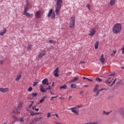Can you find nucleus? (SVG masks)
I'll return each mask as SVG.
<instances>
[{"instance_id":"f257e3e1","label":"nucleus","mask_w":124,"mask_h":124,"mask_svg":"<svg viewBox=\"0 0 124 124\" xmlns=\"http://www.w3.org/2000/svg\"><path fill=\"white\" fill-rule=\"evenodd\" d=\"M122 26L121 23H116L113 27L112 31L113 33L117 34L122 31Z\"/></svg>"},{"instance_id":"f03ea898","label":"nucleus","mask_w":124,"mask_h":124,"mask_svg":"<svg viewBox=\"0 0 124 124\" xmlns=\"http://www.w3.org/2000/svg\"><path fill=\"white\" fill-rule=\"evenodd\" d=\"M55 1H56V5H55V13L56 15H59L60 10L62 8V0H55Z\"/></svg>"},{"instance_id":"7ed1b4c3","label":"nucleus","mask_w":124,"mask_h":124,"mask_svg":"<svg viewBox=\"0 0 124 124\" xmlns=\"http://www.w3.org/2000/svg\"><path fill=\"white\" fill-rule=\"evenodd\" d=\"M82 107H83V105H78L76 107L71 108H69V110H71V111L73 113H74L75 115H76L77 116H78L79 110L77 109H78V108H82Z\"/></svg>"},{"instance_id":"20e7f679","label":"nucleus","mask_w":124,"mask_h":124,"mask_svg":"<svg viewBox=\"0 0 124 124\" xmlns=\"http://www.w3.org/2000/svg\"><path fill=\"white\" fill-rule=\"evenodd\" d=\"M116 81H117V78L114 79L113 78H109L106 79L105 83L108 85V86H113Z\"/></svg>"},{"instance_id":"39448f33","label":"nucleus","mask_w":124,"mask_h":124,"mask_svg":"<svg viewBox=\"0 0 124 124\" xmlns=\"http://www.w3.org/2000/svg\"><path fill=\"white\" fill-rule=\"evenodd\" d=\"M98 85H96L94 87V88L93 89V93H95V92H96L97 91V93L95 95V96H97V95H98V94H99V93H100V92H101L102 91H107V89L106 88H104V89H102L100 90H98Z\"/></svg>"},{"instance_id":"423d86ee","label":"nucleus","mask_w":124,"mask_h":124,"mask_svg":"<svg viewBox=\"0 0 124 124\" xmlns=\"http://www.w3.org/2000/svg\"><path fill=\"white\" fill-rule=\"evenodd\" d=\"M21 110L22 108L20 107H16L15 108V109L13 110L12 112L14 114H16V115H19L21 114Z\"/></svg>"},{"instance_id":"0eeeda50","label":"nucleus","mask_w":124,"mask_h":124,"mask_svg":"<svg viewBox=\"0 0 124 124\" xmlns=\"http://www.w3.org/2000/svg\"><path fill=\"white\" fill-rule=\"evenodd\" d=\"M51 17L52 19H55L56 17V14L55 13H53V9H51L48 13L47 17Z\"/></svg>"},{"instance_id":"6e6552de","label":"nucleus","mask_w":124,"mask_h":124,"mask_svg":"<svg viewBox=\"0 0 124 124\" xmlns=\"http://www.w3.org/2000/svg\"><path fill=\"white\" fill-rule=\"evenodd\" d=\"M74 26H75V18L72 17L71 18L69 27L70 28H74Z\"/></svg>"},{"instance_id":"1a4fd4ad","label":"nucleus","mask_w":124,"mask_h":124,"mask_svg":"<svg viewBox=\"0 0 124 124\" xmlns=\"http://www.w3.org/2000/svg\"><path fill=\"white\" fill-rule=\"evenodd\" d=\"M96 32V31H95V29L94 28H92L91 29H90L88 35L90 36H93V35L95 34Z\"/></svg>"},{"instance_id":"9d476101","label":"nucleus","mask_w":124,"mask_h":124,"mask_svg":"<svg viewBox=\"0 0 124 124\" xmlns=\"http://www.w3.org/2000/svg\"><path fill=\"white\" fill-rule=\"evenodd\" d=\"M35 18L36 19H40V18H41V11H38L35 13Z\"/></svg>"},{"instance_id":"9b49d317","label":"nucleus","mask_w":124,"mask_h":124,"mask_svg":"<svg viewBox=\"0 0 124 124\" xmlns=\"http://www.w3.org/2000/svg\"><path fill=\"white\" fill-rule=\"evenodd\" d=\"M0 92L1 93H8V92H9V88H2V87H0Z\"/></svg>"},{"instance_id":"f8f14e48","label":"nucleus","mask_w":124,"mask_h":124,"mask_svg":"<svg viewBox=\"0 0 124 124\" xmlns=\"http://www.w3.org/2000/svg\"><path fill=\"white\" fill-rule=\"evenodd\" d=\"M46 55V50H41L39 53V58H43Z\"/></svg>"},{"instance_id":"ddd939ff","label":"nucleus","mask_w":124,"mask_h":124,"mask_svg":"<svg viewBox=\"0 0 124 124\" xmlns=\"http://www.w3.org/2000/svg\"><path fill=\"white\" fill-rule=\"evenodd\" d=\"M53 75L55 77H59V67H57L53 72Z\"/></svg>"},{"instance_id":"4468645a","label":"nucleus","mask_w":124,"mask_h":124,"mask_svg":"<svg viewBox=\"0 0 124 124\" xmlns=\"http://www.w3.org/2000/svg\"><path fill=\"white\" fill-rule=\"evenodd\" d=\"M24 15H26L27 17H30V18H32L33 17V14H30V13H23Z\"/></svg>"},{"instance_id":"2eb2a0df","label":"nucleus","mask_w":124,"mask_h":124,"mask_svg":"<svg viewBox=\"0 0 124 124\" xmlns=\"http://www.w3.org/2000/svg\"><path fill=\"white\" fill-rule=\"evenodd\" d=\"M100 61L101 62V63H104V62H105V58H104V55L102 54L101 58L100 59Z\"/></svg>"},{"instance_id":"dca6fc26","label":"nucleus","mask_w":124,"mask_h":124,"mask_svg":"<svg viewBox=\"0 0 124 124\" xmlns=\"http://www.w3.org/2000/svg\"><path fill=\"white\" fill-rule=\"evenodd\" d=\"M22 77V73H20L18 75L16 76V77L15 78L16 81H19L21 79V78Z\"/></svg>"},{"instance_id":"f3484780","label":"nucleus","mask_w":124,"mask_h":124,"mask_svg":"<svg viewBox=\"0 0 124 124\" xmlns=\"http://www.w3.org/2000/svg\"><path fill=\"white\" fill-rule=\"evenodd\" d=\"M40 92H42V93H46V89H44L42 85L40 86Z\"/></svg>"},{"instance_id":"a211bd4d","label":"nucleus","mask_w":124,"mask_h":124,"mask_svg":"<svg viewBox=\"0 0 124 124\" xmlns=\"http://www.w3.org/2000/svg\"><path fill=\"white\" fill-rule=\"evenodd\" d=\"M98 45H99V41H97L94 44L95 49H98Z\"/></svg>"},{"instance_id":"6ab92c4d","label":"nucleus","mask_w":124,"mask_h":124,"mask_svg":"<svg viewBox=\"0 0 124 124\" xmlns=\"http://www.w3.org/2000/svg\"><path fill=\"white\" fill-rule=\"evenodd\" d=\"M17 107H20V108L22 109V107H23V102L22 101H19L18 102Z\"/></svg>"},{"instance_id":"aec40b11","label":"nucleus","mask_w":124,"mask_h":124,"mask_svg":"<svg viewBox=\"0 0 124 124\" xmlns=\"http://www.w3.org/2000/svg\"><path fill=\"white\" fill-rule=\"evenodd\" d=\"M79 80V78L78 77H75L73 80H72L71 81H70V83H74V82H76V81H78Z\"/></svg>"},{"instance_id":"412c9836","label":"nucleus","mask_w":124,"mask_h":124,"mask_svg":"<svg viewBox=\"0 0 124 124\" xmlns=\"http://www.w3.org/2000/svg\"><path fill=\"white\" fill-rule=\"evenodd\" d=\"M6 29H4L2 31H0V35H3L5 32H6Z\"/></svg>"},{"instance_id":"4be33fe9","label":"nucleus","mask_w":124,"mask_h":124,"mask_svg":"<svg viewBox=\"0 0 124 124\" xmlns=\"http://www.w3.org/2000/svg\"><path fill=\"white\" fill-rule=\"evenodd\" d=\"M60 89V90H66V89H67V86L66 85H63V86H61Z\"/></svg>"},{"instance_id":"5701e85b","label":"nucleus","mask_w":124,"mask_h":124,"mask_svg":"<svg viewBox=\"0 0 124 124\" xmlns=\"http://www.w3.org/2000/svg\"><path fill=\"white\" fill-rule=\"evenodd\" d=\"M48 83V79L45 78L42 81V84L43 85H46V83Z\"/></svg>"},{"instance_id":"b1692460","label":"nucleus","mask_w":124,"mask_h":124,"mask_svg":"<svg viewBox=\"0 0 124 124\" xmlns=\"http://www.w3.org/2000/svg\"><path fill=\"white\" fill-rule=\"evenodd\" d=\"M116 2V0H110L109 2L110 5H114L115 3Z\"/></svg>"},{"instance_id":"393cba45","label":"nucleus","mask_w":124,"mask_h":124,"mask_svg":"<svg viewBox=\"0 0 124 124\" xmlns=\"http://www.w3.org/2000/svg\"><path fill=\"white\" fill-rule=\"evenodd\" d=\"M45 98H46V97L44 96L41 100H40V103H42V102L45 101Z\"/></svg>"},{"instance_id":"a878e982","label":"nucleus","mask_w":124,"mask_h":124,"mask_svg":"<svg viewBox=\"0 0 124 124\" xmlns=\"http://www.w3.org/2000/svg\"><path fill=\"white\" fill-rule=\"evenodd\" d=\"M33 110H35L36 111H39V108H36V106H34V107H32Z\"/></svg>"},{"instance_id":"bb28decb","label":"nucleus","mask_w":124,"mask_h":124,"mask_svg":"<svg viewBox=\"0 0 124 124\" xmlns=\"http://www.w3.org/2000/svg\"><path fill=\"white\" fill-rule=\"evenodd\" d=\"M49 43L53 44H56V41H53L52 40H50L49 41Z\"/></svg>"},{"instance_id":"cd10ccee","label":"nucleus","mask_w":124,"mask_h":124,"mask_svg":"<svg viewBox=\"0 0 124 124\" xmlns=\"http://www.w3.org/2000/svg\"><path fill=\"white\" fill-rule=\"evenodd\" d=\"M28 11H29V7H26L25 8L24 13H26L27 12H28Z\"/></svg>"},{"instance_id":"c85d7f7f","label":"nucleus","mask_w":124,"mask_h":124,"mask_svg":"<svg viewBox=\"0 0 124 124\" xmlns=\"http://www.w3.org/2000/svg\"><path fill=\"white\" fill-rule=\"evenodd\" d=\"M77 87V85H76V84H72L71 85V88H75Z\"/></svg>"},{"instance_id":"c756f323","label":"nucleus","mask_w":124,"mask_h":124,"mask_svg":"<svg viewBox=\"0 0 124 124\" xmlns=\"http://www.w3.org/2000/svg\"><path fill=\"white\" fill-rule=\"evenodd\" d=\"M31 95H32V97H36V96H37V93H32L31 94Z\"/></svg>"},{"instance_id":"7c9ffc66","label":"nucleus","mask_w":124,"mask_h":124,"mask_svg":"<svg viewBox=\"0 0 124 124\" xmlns=\"http://www.w3.org/2000/svg\"><path fill=\"white\" fill-rule=\"evenodd\" d=\"M41 119V117H38L37 118H35L34 120L35 122H38V121H40Z\"/></svg>"},{"instance_id":"2f4dec72","label":"nucleus","mask_w":124,"mask_h":124,"mask_svg":"<svg viewBox=\"0 0 124 124\" xmlns=\"http://www.w3.org/2000/svg\"><path fill=\"white\" fill-rule=\"evenodd\" d=\"M19 122H24V118L23 117L19 118Z\"/></svg>"},{"instance_id":"473e14b6","label":"nucleus","mask_w":124,"mask_h":124,"mask_svg":"<svg viewBox=\"0 0 124 124\" xmlns=\"http://www.w3.org/2000/svg\"><path fill=\"white\" fill-rule=\"evenodd\" d=\"M97 82H102V79H101V78H96V79Z\"/></svg>"},{"instance_id":"72a5a7b5","label":"nucleus","mask_w":124,"mask_h":124,"mask_svg":"<svg viewBox=\"0 0 124 124\" xmlns=\"http://www.w3.org/2000/svg\"><path fill=\"white\" fill-rule=\"evenodd\" d=\"M103 113L104 115H109V114L110 113V112H107L105 111H104Z\"/></svg>"},{"instance_id":"f704fd0d","label":"nucleus","mask_w":124,"mask_h":124,"mask_svg":"<svg viewBox=\"0 0 124 124\" xmlns=\"http://www.w3.org/2000/svg\"><path fill=\"white\" fill-rule=\"evenodd\" d=\"M83 78L84 79L88 80V81H91L92 82H93V80L87 78H86L85 77H83Z\"/></svg>"},{"instance_id":"c9c22d12","label":"nucleus","mask_w":124,"mask_h":124,"mask_svg":"<svg viewBox=\"0 0 124 124\" xmlns=\"http://www.w3.org/2000/svg\"><path fill=\"white\" fill-rule=\"evenodd\" d=\"M32 48V46L30 45L28 46V50H31Z\"/></svg>"},{"instance_id":"e433bc0d","label":"nucleus","mask_w":124,"mask_h":124,"mask_svg":"<svg viewBox=\"0 0 124 124\" xmlns=\"http://www.w3.org/2000/svg\"><path fill=\"white\" fill-rule=\"evenodd\" d=\"M50 117H51V113L48 112V113H47V118H50Z\"/></svg>"},{"instance_id":"4c0bfd02","label":"nucleus","mask_w":124,"mask_h":124,"mask_svg":"<svg viewBox=\"0 0 124 124\" xmlns=\"http://www.w3.org/2000/svg\"><path fill=\"white\" fill-rule=\"evenodd\" d=\"M86 7L87 8H88L89 10H91V8H90V4H87Z\"/></svg>"},{"instance_id":"58836bf2","label":"nucleus","mask_w":124,"mask_h":124,"mask_svg":"<svg viewBox=\"0 0 124 124\" xmlns=\"http://www.w3.org/2000/svg\"><path fill=\"white\" fill-rule=\"evenodd\" d=\"M32 91V87H29L28 89V92H31Z\"/></svg>"},{"instance_id":"ea45409f","label":"nucleus","mask_w":124,"mask_h":124,"mask_svg":"<svg viewBox=\"0 0 124 124\" xmlns=\"http://www.w3.org/2000/svg\"><path fill=\"white\" fill-rule=\"evenodd\" d=\"M38 83V82H34V83H33V87H35V86H36Z\"/></svg>"},{"instance_id":"a19ab883","label":"nucleus","mask_w":124,"mask_h":124,"mask_svg":"<svg viewBox=\"0 0 124 124\" xmlns=\"http://www.w3.org/2000/svg\"><path fill=\"white\" fill-rule=\"evenodd\" d=\"M31 116H35V113L33 111H31Z\"/></svg>"},{"instance_id":"79ce46f5","label":"nucleus","mask_w":124,"mask_h":124,"mask_svg":"<svg viewBox=\"0 0 124 124\" xmlns=\"http://www.w3.org/2000/svg\"><path fill=\"white\" fill-rule=\"evenodd\" d=\"M85 124H95V123L94 122H90L88 123H85Z\"/></svg>"},{"instance_id":"37998d69","label":"nucleus","mask_w":124,"mask_h":124,"mask_svg":"<svg viewBox=\"0 0 124 124\" xmlns=\"http://www.w3.org/2000/svg\"><path fill=\"white\" fill-rule=\"evenodd\" d=\"M12 118H13V119H15V120H17V117H16V116H15V115H13V116H12Z\"/></svg>"},{"instance_id":"c03bdc74","label":"nucleus","mask_w":124,"mask_h":124,"mask_svg":"<svg viewBox=\"0 0 124 124\" xmlns=\"http://www.w3.org/2000/svg\"><path fill=\"white\" fill-rule=\"evenodd\" d=\"M52 89V88L51 87V86H48V88H46V90H51Z\"/></svg>"},{"instance_id":"a18cd8bd","label":"nucleus","mask_w":124,"mask_h":124,"mask_svg":"<svg viewBox=\"0 0 124 124\" xmlns=\"http://www.w3.org/2000/svg\"><path fill=\"white\" fill-rule=\"evenodd\" d=\"M33 103V102H32L31 104L29 105V108H31V106H32Z\"/></svg>"},{"instance_id":"49530a36","label":"nucleus","mask_w":124,"mask_h":124,"mask_svg":"<svg viewBox=\"0 0 124 124\" xmlns=\"http://www.w3.org/2000/svg\"><path fill=\"white\" fill-rule=\"evenodd\" d=\"M56 97H58V96H52V97H51V99H54V98H56Z\"/></svg>"},{"instance_id":"de8ad7c7","label":"nucleus","mask_w":124,"mask_h":124,"mask_svg":"<svg viewBox=\"0 0 124 124\" xmlns=\"http://www.w3.org/2000/svg\"><path fill=\"white\" fill-rule=\"evenodd\" d=\"M3 63V61L2 60L0 61V64H2Z\"/></svg>"},{"instance_id":"09e8293b","label":"nucleus","mask_w":124,"mask_h":124,"mask_svg":"<svg viewBox=\"0 0 124 124\" xmlns=\"http://www.w3.org/2000/svg\"><path fill=\"white\" fill-rule=\"evenodd\" d=\"M113 53H114V54H116V53H117V50H113Z\"/></svg>"},{"instance_id":"8fccbe9b","label":"nucleus","mask_w":124,"mask_h":124,"mask_svg":"<svg viewBox=\"0 0 124 124\" xmlns=\"http://www.w3.org/2000/svg\"><path fill=\"white\" fill-rule=\"evenodd\" d=\"M8 124V122L7 121H5L3 123V124Z\"/></svg>"},{"instance_id":"3c124183","label":"nucleus","mask_w":124,"mask_h":124,"mask_svg":"<svg viewBox=\"0 0 124 124\" xmlns=\"http://www.w3.org/2000/svg\"><path fill=\"white\" fill-rule=\"evenodd\" d=\"M55 116H56V117H57V118H59V115L58 114H55Z\"/></svg>"},{"instance_id":"603ef678","label":"nucleus","mask_w":124,"mask_h":124,"mask_svg":"<svg viewBox=\"0 0 124 124\" xmlns=\"http://www.w3.org/2000/svg\"><path fill=\"white\" fill-rule=\"evenodd\" d=\"M39 114H41V113H35V115H39Z\"/></svg>"},{"instance_id":"864d4df0","label":"nucleus","mask_w":124,"mask_h":124,"mask_svg":"<svg viewBox=\"0 0 124 124\" xmlns=\"http://www.w3.org/2000/svg\"><path fill=\"white\" fill-rule=\"evenodd\" d=\"M55 124H62L61 123H58V122H55Z\"/></svg>"},{"instance_id":"5fc2aeb1","label":"nucleus","mask_w":124,"mask_h":124,"mask_svg":"<svg viewBox=\"0 0 124 124\" xmlns=\"http://www.w3.org/2000/svg\"><path fill=\"white\" fill-rule=\"evenodd\" d=\"M71 98H72V96H70L69 97V99H70Z\"/></svg>"},{"instance_id":"6e6d98bb","label":"nucleus","mask_w":124,"mask_h":124,"mask_svg":"<svg viewBox=\"0 0 124 124\" xmlns=\"http://www.w3.org/2000/svg\"><path fill=\"white\" fill-rule=\"evenodd\" d=\"M80 63H85V62H80Z\"/></svg>"},{"instance_id":"4d7b16f0","label":"nucleus","mask_w":124,"mask_h":124,"mask_svg":"<svg viewBox=\"0 0 124 124\" xmlns=\"http://www.w3.org/2000/svg\"><path fill=\"white\" fill-rule=\"evenodd\" d=\"M52 87H54V82L52 83Z\"/></svg>"},{"instance_id":"13d9d810","label":"nucleus","mask_w":124,"mask_h":124,"mask_svg":"<svg viewBox=\"0 0 124 124\" xmlns=\"http://www.w3.org/2000/svg\"><path fill=\"white\" fill-rule=\"evenodd\" d=\"M50 83H48V82H47V83H46V85H49Z\"/></svg>"},{"instance_id":"bf43d9fd","label":"nucleus","mask_w":124,"mask_h":124,"mask_svg":"<svg viewBox=\"0 0 124 124\" xmlns=\"http://www.w3.org/2000/svg\"><path fill=\"white\" fill-rule=\"evenodd\" d=\"M84 87H88V85H85Z\"/></svg>"},{"instance_id":"052dcab7","label":"nucleus","mask_w":124,"mask_h":124,"mask_svg":"<svg viewBox=\"0 0 124 124\" xmlns=\"http://www.w3.org/2000/svg\"><path fill=\"white\" fill-rule=\"evenodd\" d=\"M122 69H124V67H122Z\"/></svg>"},{"instance_id":"680f3d73","label":"nucleus","mask_w":124,"mask_h":124,"mask_svg":"<svg viewBox=\"0 0 124 124\" xmlns=\"http://www.w3.org/2000/svg\"><path fill=\"white\" fill-rule=\"evenodd\" d=\"M109 76H113V75H110Z\"/></svg>"},{"instance_id":"e2e57ef3","label":"nucleus","mask_w":124,"mask_h":124,"mask_svg":"<svg viewBox=\"0 0 124 124\" xmlns=\"http://www.w3.org/2000/svg\"><path fill=\"white\" fill-rule=\"evenodd\" d=\"M80 93H83V92H80Z\"/></svg>"},{"instance_id":"0e129e2a","label":"nucleus","mask_w":124,"mask_h":124,"mask_svg":"<svg viewBox=\"0 0 124 124\" xmlns=\"http://www.w3.org/2000/svg\"><path fill=\"white\" fill-rule=\"evenodd\" d=\"M122 114H123V115H124V112H122Z\"/></svg>"},{"instance_id":"69168bd1","label":"nucleus","mask_w":124,"mask_h":124,"mask_svg":"<svg viewBox=\"0 0 124 124\" xmlns=\"http://www.w3.org/2000/svg\"><path fill=\"white\" fill-rule=\"evenodd\" d=\"M51 94H53V93H52V92L50 93Z\"/></svg>"},{"instance_id":"338daca9","label":"nucleus","mask_w":124,"mask_h":124,"mask_svg":"<svg viewBox=\"0 0 124 124\" xmlns=\"http://www.w3.org/2000/svg\"><path fill=\"white\" fill-rule=\"evenodd\" d=\"M50 100H51V101H52V99H51Z\"/></svg>"}]
</instances>
